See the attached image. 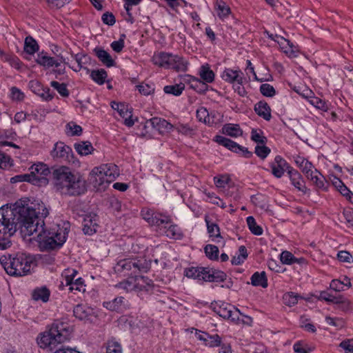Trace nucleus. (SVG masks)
Listing matches in <instances>:
<instances>
[{"label":"nucleus","instance_id":"obj_1","mask_svg":"<svg viewBox=\"0 0 353 353\" xmlns=\"http://www.w3.org/2000/svg\"><path fill=\"white\" fill-rule=\"evenodd\" d=\"M34 211L35 212L34 217L30 216L32 220L26 223L25 228L23 229L24 235L31 236L37 233V241L42 251L54 250L61 248L68 235L69 223L64 224L62 228L46 230L43 219L48 215V210L43 203H39L37 208H34Z\"/></svg>","mask_w":353,"mask_h":353},{"label":"nucleus","instance_id":"obj_2","mask_svg":"<svg viewBox=\"0 0 353 353\" xmlns=\"http://www.w3.org/2000/svg\"><path fill=\"white\" fill-rule=\"evenodd\" d=\"M35 212L34 207L28 203L26 199L17 201L12 208H0V250H4L12 246L10 237L20 228L24 234L23 229L26 223L32 220L30 216L34 217Z\"/></svg>","mask_w":353,"mask_h":353},{"label":"nucleus","instance_id":"obj_3","mask_svg":"<svg viewBox=\"0 0 353 353\" xmlns=\"http://www.w3.org/2000/svg\"><path fill=\"white\" fill-rule=\"evenodd\" d=\"M54 185L62 193L80 195L86 191L85 181L78 173H73L69 168L62 166L52 173Z\"/></svg>","mask_w":353,"mask_h":353},{"label":"nucleus","instance_id":"obj_4","mask_svg":"<svg viewBox=\"0 0 353 353\" xmlns=\"http://www.w3.org/2000/svg\"><path fill=\"white\" fill-rule=\"evenodd\" d=\"M33 259L24 253H17L15 256H0V263L6 273L12 276H23L30 272Z\"/></svg>","mask_w":353,"mask_h":353},{"label":"nucleus","instance_id":"obj_5","mask_svg":"<svg viewBox=\"0 0 353 353\" xmlns=\"http://www.w3.org/2000/svg\"><path fill=\"white\" fill-rule=\"evenodd\" d=\"M70 329L62 322H55L48 330L39 334L37 343L41 348H49L53 350L59 344L67 340L70 336Z\"/></svg>","mask_w":353,"mask_h":353},{"label":"nucleus","instance_id":"obj_6","mask_svg":"<svg viewBox=\"0 0 353 353\" xmlns=\"http://www.w3.org/2000/svg\"><path fill=\"white\" fill-rule=\"evenodd\" d=\"M150 263L144 257L123 259L117 262L114 271L123 276L136 275L139 272H147L150 268Z\"/></svg>","mask_w":353,"mask_h":353},{"label":"nucleus","instance_id":"obj_7","mask_svg":"<svg viewBox=\"0 0 353 353\" xmlns=\"http://www.w3.org/2000/svg\"><path fill=\"white\" fill-rule=\"evenodd\" d=\"M152 61L159 67L176 71H186L188 65V62L182 57L164 52L154 54Z\"/></svg>","mask_w":353,"mask_h":353},{"label":"nucleus","instance_id":"obj_8","mask_svg":"<svg viewBox=\"0 0 353 353\" xmlns=\"http://www.w3.org/2000/svg\"><path fill=\"white\" fill-rule=\"evenodd\" d=\"M214 311L221 317L225 319L231 320L232 322L238 323L241 312L237 308H234L229 303L220 302L213 305Z\"/></svg>","mask_w":353,"mask_h":353},{"label":"nucleus","instance_id":"obj_9","mask_svg":"<svg viewBox=\"0 0 353 353\" xmlns=\"http://www.w3.org/2000/svg\"><path fill=\"white\" fill-rule=\"evenodd\" d=\"M214 141L219 145L225 147L228 150L237 154H242V156L245 158H250L252 156V153L250 152L247 148L243 147L239 145L237 143L225 137L216 135L214 137Z\"/></svg>","mask_w":353,"mask_h":353},{"label":"nucleus","instance_id":"obj_10","mask_svg":"<svg viewBox=\"0 0 353 353\" xmlns=\"http://www.w3.org/2000/svg\"><path fill=\"white\" fill-rule=\"evenodd\" d=\"M141 216L149 224L152 225H163L170 223V217L161 214H156L149 208H143L141 210Z\"/></svg>","mask_w":353,"mask_h":353},{"label":"nucleus","instance_id":"obj_11","mask_svg":"<svg viewBox=\"0 0 353 353\" xmlns=\"http://www.w3.org/2000/svg\"><path fill=\"white\" fill-rule=\"evenodd\" d=\"M77 274V271L75 270H72V272L70 274L65 273L64 279L65 285L68 286V290L70 292H85V285H84V281L81 278L74 279Z\"/></svg>","mask_w":353,"mask_h":353},{"label":"nucleus","instance_id":"obj_12","mask_svg":"<svg viewBox=\"0 0 353 353\" xmlns=\"http://www.w3.org/2000/svg\"><path fill=\"white\" fill-rule=\"evenodd\" d=\"M88 180L92 187L99 192L106 190L110 183L106 179L104 178L101 174H99L98 169L94 168L90 173Z\"/></svg>","mask_w":353,"mask_h":353},{"label":"nucleus","instance_id":"obj_13","mask_svg":"<svg viewBox=\"0 0 353 353\" xmlns=\"http://www.w3.org/2000/svg\"><path fill=\"white\" fill-rule=\"evenodd\" d=\"M111 107L112 109L117 110L119 115L124 119L123 123L126 126L132 127L134 124V121L132 119V111L127 105L112 101L111 103Z\"/></svg>","mask_w":353,"mask_h":353},{"label":"nucleus","instance_id":"obj_14","mask_svg":"<svg viewBox=\"0 0 353 353\" xmlns=\"http://www.w3.org/2000/svg\"><path fill=\"white\" fill-rule=\"evenodd\" d=\"M36 62L38 64L47 68L53 66L58 68L61 63H63L67 65L68 64L63 57L61 56L59 59H55L54 57L48 56L47 54L43 52L37 54Z\"/></svg>","mask_w":353,"mask_h":353},{"label":"nucleus","instance_id":"obj_15","mask_svg":"<svg viewBox=\"0 0 353 353\" xmlns=\"http://www.w3.org/2000/svg\"><path fill=\"white\" fill-rule=\"evenodd\" d=\"M272 174L276 178H281L285 171L292 168L281 156H276L270 163Z\"/></svg>","mask_w":353,"mask_h":353},{"label":"nucleus","instance_id":"obj_16","mask_svg":"<svg viewBox=\"0 0 353 353\" xmlns=\"http://www.w3.org/2000/svg\"><path fill=\"white\" fill-rule=\"evenodd\" d=\"M83 232L85 234L92 235L97 232L98 228L97 216L94 213H89L84 216L83 222Z\"/></svg>","mask_w":353,"mask_h":353},{"label":"nucleus","instance_id":"obj_17","mask_svg":"<svg viewBox=\"0 0 353 353\" xmlns=\"http://www.w3.org/2000/svg\"><path fill=\"white\" fill-rule=\"evenodd\" d=\"M30 174L32 176L33 183L36 181H46V176L50 174V170L47 165L42 163L32 165L30 168Z\"/></svg>","mask_w":353,"mask_h":353},{"label":"nucleus","instance_id":"obj_18","mask_svg":"<svg viewBox=\"0 0 353 353\" xmlns=\"http://www.w3.org/2000/svg\"><path fill=\"white\" fill-rule=\"evenodd\" d=\"M292 185H293L299 191L303 194H307L310 190L305 186L304 180L301 174L296 170L290 168L288 170Z\"/></svg>","mask_w":353,"mask_h":353},{"label":"nucleus","instance_id":"obj_19","mask_svg":"<svg viewBox=\"0 0 353 353\" xmlns=\"http://www.w3.org/2000/svg\"><path fill=\"white\" fill-rule=\"evenodd\" d=\"M144 279L145 278L143 276H141L139 278L132 279L131 280H125L120 282L116 286L127 292L143 290L145 289V286L141 284V281L143 282Z\"/></svg>","mask_w":353,"mask_h":353},{"label":"nucleus","instance_id":"obj_20","mask_svg":"<svg viewBox=\"0 0 353 353\" xmlns=\"http://www.w3.org/2000/svg\"><path fill=\"white\" fill-rule=\"evenodd\" d=\"M96 168L98 169L99 174L104 176L109 183L114 181L119 175L118 167L115 164H104Z\"/></svg>","mask_w":353,"mask_h":353},{"label":"nucleus","instance_id":"obj_21","mask_svg":"<svg viewBox=\"0 0 353 353\" xmlns=\"http://www.w3.org/2000/svg\"><path fill=\"white\" fill-rule=\"evenodd\" d=\"M158 228L160 230L161 233L164 234L170 239H181L183 236L180 228L176 225L173 224L170 219L168 224L158 225Z\"/></svg>","mask_w":353,"mask_h":353},{"label":"nucleus","instance_id":"obj_22","mask_svg":"<svg viewBox=\"0 0 353 353\" xmlns=\"http://www.w3.org/2000/svg\"><path fill=\"white\" fill-rule=\"evenodd\" d=\"M72 151L70 147L66 145L63 142H57L54 144V148L51 152L53 158H60L69 159Z\"/></svg>","mask_w":353,"mask_h":353},{"label":"nucleus","instance_id":"obj_23","mask_svg":"<svg viewBox=\"0 0 353 353\" xmlns=\"http://www.w3.org/2000/svg\"><path fill=\"white\" fill-rule=\"evenodd\" d=\"M226 274L221 270L205 268L203 281L208 282H222L226 279Z\"/></svg>","mask_w":353,"mask_h":353},{"label":"nucleus","instance_id":"obj_24","mask_svg":"<svg viewBox=\"0 0 353 353\" xmlns=\"http://www.w3.org/2000/svg\"><path fill=\"white\" fill-rule=\"evenodd\" d=\"M148 123H150L152 128L162 134L169 132L174 128L173 125L170 123L165 119L159 117H153L148 121Z\"/></svg>","mask_w":353,"mask_h":353},{"label":"nucleus","instance_id":"obj_25","mask_svg":"<svg viewBox=\"0 0 353 353\" xmlns=\"http://www.w3.org/2000/svg\"><path fill=\"white\" fill-rule=\"evenodd\" d=\"M222 79L230 83L234 84L237 81H241L243 73L240 70H233L232 68H226L221 75Z\"/></svg>","mask_w":353,"mask_h":353},{"label":"nucleus","instance_id":"obj_26","mask_svg":"<svg viewBox=\"0 0 353 353\" xmlns=\"http://www.w3.org/2000/svg\"><path fill=\"white\" fill-rule=\"evenodd\" d=\"M72 57L74 58V59L77 63V67H71L70 66L74 71L79 72L81 69L87 70V71H89V70L87 68V65L90 64L91 62V58L88 55L83 53H78L75 54H72Z\"/></svg>","mask_w":353,"mask_h":353},{"label":"nucleus","instance_id":"obj_27","mask_svg":"<svg viewBox=\"0 0 353 353\" xmlns=\"http://www.w3.org/2000/svg\"><path fill=\"white\" fill-rule=\"evenodd\" d=\"M93 313V310L87 305L79 304L73 310L74 316L79 320H87Z\"/></svg>","mask_w":353,"mask_h":353},{"label":"nucleus","instance_id":"obj_28","mask_svg":"<svg viewBox=\"0 0 353 353\" xmlns=\"http://www.w3.org/2000/svg\"><path fill=\"white\" fill-rule=\"evenodd\" d=\"M214 9L217 16L221 20H224L231 13L230 7L223 0H216L214 5Z\"/></svg>","mask_w":353,"mask_h":353},{"label":"nucleus","instance_id":"obj_29","mask_svg":"<svg viewBox=\"0 0 353 353\" xmlns=\"http://www.w3.org/2000/svg\"><path fill=\"white\" fill-rule=\"evenodd\" d=\"M256 114L263 117L265 120L269 121L271 119L270 108L265 101L258 102L254 107Z\"/></svg>","mask_w":353,"mask_h":353},{"label":"nucleus","instance_id":"obj_30","mask_svg":"<svg viewBox=\"0 0 353 353\" xmlns=\"http://www.w3.org/2000/svg\"><path fill=\"white\" fill-rule=\"evenodd\" d=\"M205 271V268L191 267L185 270L184 274L188 278H192L194 279L203 281V277H204Z\"/></svg>","mask_w":353,"mask_h":353},{"label":"nucleus","instance_id":"obj_31","mask_svg":"<svg viewBox=\"0 0 353 353\" xmlns=\"http://www.w3.org/2000/svg\"><path fill=\"white\" fill-rule=\"evenodd\" d=\"M223 134L232 137H238L243 134V131L238 124L227 123L222 128Z\"/></svg>","mask_w":353,"mask_h":353},{"label":"nucleus","instance_id":"obj_32","mask_svg":"<svg viewBox=\"0 0 353 353\" xmlns=\"http://www.w3.org/2000/svg\"><path fill=\"white\" fill-rule=\"evenodd\" d=\"M251 283L254 286L268 287V279L265 272H256L251 276Z\"/></svg>","mask_w":353,"mask_h":353},{"label":"nucleus","instance_id":"obj_33","mask_svg":"<svg viewBox=\"0 0 353 353\" xmlns=\"http://www.w3.org/2000/svg\"><path fill=\"white\" fill-rule=\"evenodd\" d=\"M94 52L98 59L107 67H112L114 65V61L110 54L105 50L100 48H95Z\"/></svg>","mask_w":353,"mask_h":353},{"label":"nucleus","instance_id":"obj_34","mask_svg":"<svg viewBox=\"0 0 353 353\" xmlns=\"http://www.w3.org/2000/svg\"><path fill=\"white\" fill-rule=\"evenodd\" d=\"M50 295V290L46 287L38 288L32 292V298L35 301H41L46 303Z\"/></svg>","mask_w":353,"mask_h":353},{"label":"nucleus","instance_id":"obj_35","mask_svg":"<svg viewBox=\"0 0 353 353\" xmlns=\"http://www.w3.org/2000/svg\"><path fill=\"white\" fill-rule=\"evenodd\" d=\"M280 260L282 263L286 265H292L294 263H301L303 261V258H296L290 252L283 251L280 254Z\"/></svg>","mask_w":353,"mask_h":353},{"label":"nucleus","instance_id":"obj_36","mask_svg":"<svg viewBox=\"0 0 353 353\" xmlns=\"http://www.w3.org/2000/svg\"><path fill=\"white\" fill-rule=\"evenodd\" d=\"M74 148L77 152L80 155H88L91 154L94 148L89 141H80L75 143Z\"/></svg>","mask_w":353,"mask_h":353},{"label":"nucleus","instance_id":"obj_37","mask_svg":"<svg viewBox=\"0 0 353 353\" xmlns=\"http://www.w3.org/2000/svg\"><path fill=\"white\" fill-rule=\"evenodd\" d=\"M319 299L325 301L327 302L349 305L348 301L343 297L334 296V295L326 291H323L320 293Z\"/></svg>","mask_w":353,"mask_h":353},{"label":"nucleus","instance_id":"obj_38","mask_svg":"<svg viewBox=\"0 0 353 353\" xmlns=\"http://www.w3.org/2000/svg\"><path fill=\"white\" fill-rule=\"evenodd\" d=\"M199 75L201 79L205 83H212L214 80V73L208 64L201 67Z\"/></svg>","mask_w":353,"mask_h":353},{"label":"nucleus","instance_id":"obj_39","mask_svg":"<svg viewBox=\"0 0 353 353\" xmlns=\"http://www.w3.org/2000/svg\"><path fill=\"white\" fill-rule=\"evenodd\" d=\"M248 257L247 249L241 245L239 248V253L232 257L231 263L232 265H239L242 264Z\"/></svg>","mask_w":353,"mask_h":353},{"label":"nucleus","instance_id":"obj_40","mask_svg":"<svg viewBox=\"0 0 353 353\" xmlns=\"http://www.w3.org/2000/svg\"><path fill=\"white\" fill-rule=\"evenodd\" d=\"M39 50L37 41L31 37H27L24 43V50L29 54H33Z\"/></svg>","mask_w":353,"mask_h":353},{"label":"nucleus","instance_id":"obj_41","mask_svg":"<svg viewBox=\"0 0 353 353\" xmlns=\"http://www.w3.org/2000/svg\"><path fill=\"white\" fill-rule=\"evenodd\" d=\"M107 76V72L104 69L92 70L90 74L91 79L99 85L105 83Z\"/></svg>","mask_w":353,"mask_h":353},{"label":"nucleus","instance_id":"obj_42","mask_svg":"<svg viewBox=\"0 0 353 353\" xmlns=\"http://www.w3.org/2000/svg\"><path fill=\"white\" fill-rule=\"evenodd\" d=\"M246 221L249 230L253 234L260 236L263 234L262 228L256 223V220L253 216H248Z\"/></svg>","mask_w":353,"mask_h":353},{"label":"nucleus","instance_id":"obj_43","mask_svg":"<svg viewBox=\"0 0 353 353\" xmlns=\"http://www.w3.org/2000/svg\"><path fill=\"white\" fill-rule=\"evenodd\" d=\"M196 117L200 121L211 125L214 123V120H211L210 114L208 110L204 107H201L196 111Z\"/></svg>","mask_w":353,"mask_h":353},{"label":"nucleus","instance_id":"obj_44","mask_svg":"<svg viewBox=\"0 0 353 353\" xmlns=\"http://www.w3.org/2000/svg\"><path fill=\"white\" fill-rule=\"evenodd\" d=\"M185 89L183 83H180L175 85H166L164 87L163 90L166 94H173L174 96H179Z\"/></svg>","mask_w":353,"mask_h":353},{"label":"nucleus","instance_id":"obj_45","mask_svg":"<svg viewBox=\"0 0 353 353\" xmlns=\"http://www.w3.org/2000/svg\"><path fill=\"white\" fill-rule=\"evenodd\" d=\"M123 298L117 297L110 301H105L103 303V307L111 311H117L121 309V305L123 302Z\"/></svg>","mask_w":353,"mask_h":353},{"label":"nucleus","instance_id":"obj_46","mask_svg":"<svg viewBox=\"0 0 353 353\" xmlns=\"http://www.w3.org/2000/svg\"><path fill=\"white\" fill-rule=\"evenodd\" d=\"M316 176L312 180L313 184L316 188L321 190H327L328 187V183L325 178L321 174V172L316 174Z\"/></svg>","mask_w":353,"mask_h":353},{"label":"nucleus","instance_id":"obj_47","mask_svg":"<svg viewBox=\"0 0 353 353\" xmlns=\"http://www.w3.org/2000/svg\"><path fill=\"white\" fill-rule=\"evenodd\" d=\"M82 130V128L74 122H70L65 126V132L69 136H79Z\"/></svg>","mask_w":353,"mask_h":353},{"label":"nucleus","instance_id":"obj_48","mask_svg":"<svg viewBox=\"0 0 353 353\" xmlns=\"http://www.w3.org/2000/svg\"><path fill=\"white\" fill-rule=\"evenodd\" d=\"M190 88L198 93H204L208 89V85L201 79L194 77L192 81Z\"/></svg>","mask_w":353,"mask_h":353},{"label":"nucleus","instance_id":"obj_49","mask_svg":"<svg viewBox=\"0 0 353 353\" xmlns=\"http://www.w3.org/2000/svg\"><path fill=\"white\" fill-rule=\"evenodd\" d=\"M221 339L218 334L210 335L208 333L204 344L210 347H219L221 345Z\"/></svg>","mask_w":353,"mask_h":353},{"label":"nucleus","instance_id":"obj_50","mask_svg":"<svg viewBox=\"0 0 353 353\" xmlns=\"http://www.w3.org/2000/svg\"><path fill=\"white\" fill-rule=\"evenodd\" d=\"M299 298L297 294L292 292L285 293L283 297L284 303L290 307L296 305Z\"/></svg>","mask_w":353,"mask_h":353},{"label":"nucleus","instance_id":"obj_51","mask_svg":"<svg viewBox=\"0 0 353 353\" xmlns=\"http://www.w3.org/2000/svg\"><path fill=\"white\" fill-rule=\"evenodd\" d=\"M251 139L258 144H265L267 138L260 130L252 129L251 132Z\"/></svg>","mask_w":353,"mask_h":353},{"label":"nucleus","instance_id":"obj_52","mask_svg":"<svg viewBox=\"0 0 353 353\" xmlns=\"http://www.w3.org/2000/svg\"><path fill=\"white\" fill-rule=\"evenodd\" d=\"M206 256L211 260H216L219 257V248L214 245H207L205 248Z\"/></svg>","mask_w":353,"mask_h":353},{"label":"nucleus","instance_id":"obj_53","mask_svg":"<svg viewBox=\"0 0 353 353\" xmlns=\"http://www.w3.org/2000/svg\"><path fill=\"white\" fill-rule=\"evenodd\" d=\"M269 37L271 39L277 41L278 43L282 47V48L284 49V51L286 53H288L289 52V50L292 48V43H290L289 40H287L283 37H278L277 35H276L275 37H276L278 40H276L273 34L269 35Z\"/></svg>","mask_w":353,"mask_h":353},{"label":"nucleus","instance_id":"obj_54","mask_svg":"<svg viewBox=\"0 0 353 353\" xmlns=\"http://www.w3.org/2000/svg\"><path fill=\"white\" fill-rule=\"evenodd\" d=\"M205 221L207 225L208 232L210 234V236L214 237L220 236V231L219 226L214 223H211L208 219V216H205Z\"/></svg>","mask_w":353,"mask_h":353},{"label":"nucleus","instance_id":"obj_55","mask_svg":"<svg viewBox=\"0 0 353 353\" xmlns=\"http://www.w3.org/2000/svg\"><path fill=\"white\" fill-rule=\"evenodd\" d=\"M260 92L263 96L267 97H272L276 94V90L274 87L268 83L261 84Z\"/></svg>","mask_w":353,"mask_h":353},{"label":"nucleus","instance_id":"obj_56","mask_svg":"<svg viewBox=\"0 0 353 353\" xmlns=\"http://www.w3.org/2000/svg\"><path fill=\"white\" fill-rule=\"evenodd\" d=\"M270 149L265 146V144H258L255 147L254 152L255 154L262 159H264L268 157V155L270 153Z\"/></svg>","mask_w":353,"mask_h":353},{"label":"nucleus","instance_id":"obj_57","mask_svg":"<svg viewBox=\"0 0 353 353\" xmlns=\"http://www.w3.org/2000/svg\"><path fill=\"white\" fill-rule=\"evenodd\" d=\"M52 87L57 90V92L62 97H66L69 95V92L67 89L66 85L64 83H59L57 81H52L50 83Z\"/></svg>","mask_w":353,"mask_h":353},{"label":"nucleus","instance_id":"obj_58","mask_svg":"<svg viewBox=\"0 0 353 353\" xmlns=\"http://www.w3.org/2000/svg\"><path fill=\"white\" fill-rule=\"evenodd\" d=\"M106 353H122V347L118 342L110 341L107 345Z\"/></svg>","mask_w":353,"mask_h":353},{"label":"nucleus","instance_id":"obj_59","mask_svg":"<svg viewBox=\"0 0 353 353\" xmlns=\"http://www.w3.org/2000/svg\"><path fill=\"white\" fill-rule=\"evenodd\" d=\"M10 183H16L18 182L27 181L33 183L32 176L30 174L16 175L10 179Z\"/></svg>","mask_w":353,"mask_h":353},{"label":"nucleus","instance_id":"obj_60","mask_svg":"<svg viewBox=\"0 0 353 353\" xmlns=\"http://www.w3.org/2000/svg\"><path fill=\"white\" fill-rule=\"evenodd\" d=\"M337 258L341 262L351 263L353 262L352 255L347 251H339L337 254Z\"/></svg>","mask_w":353,"mask_h":353},{"label":"nucleus","instance_id":"obj_61","mask_svg":"<svg viewBox=\"0 0 353 353\" xmlns=\"http://www.w3.org/2000/svg\"><path fill=\"white\" fill-rule=\"evenodd\" d=\"M325 322L327 324L336 327V328H341L344 326V321L341 319L332 318L330 316L325 317Z\"/></svg>","mask_w":353,"mask_h":353},{"label":"nucleus","instance_id":"obj_62","mask_svg":"<svg viewBox=\"0 0 353 353\" xmlns=\"http://www.w3.org/2000/svg\"><path fill=\"white\" fill-rule=\"evenodd\" d=\"M244 77L241 79V81H237L235 83L232 84V88L234 92H237L239 95L243 97L246 94V91L243 85L244 81Z\"/></svg>","mask_w":353,"mask_h":353},{"label":"nucleus","instance_id":"obj_63","mask_svg":"<svg viewBox=\"0 0 353 353\" xmlns=\"http://www.w3.org/2000/svg\"><path fill=\"white\" fill-rule=\"evenodd\" d=\"M137 88L141 94L146 96L150 94L154 90V89L148 84L142 83L137 85Z\"/></svg>","mask_w":353,"mask_h":353},{"label":"nucleus","instance_id":"obj_64","mask_svg":"<svg viewBox=\"0 0 353 353\" xmlns=\"http://www.w3.org/2000/svg\"><path fill=\"white\" fill-rule=\"evenodd\" d=\"M214 183L218 188H224L228 183L230 179L227 176H221L214 178Z\"/></svg>","mask_w":353,"mask_h":353}]
</instances>
